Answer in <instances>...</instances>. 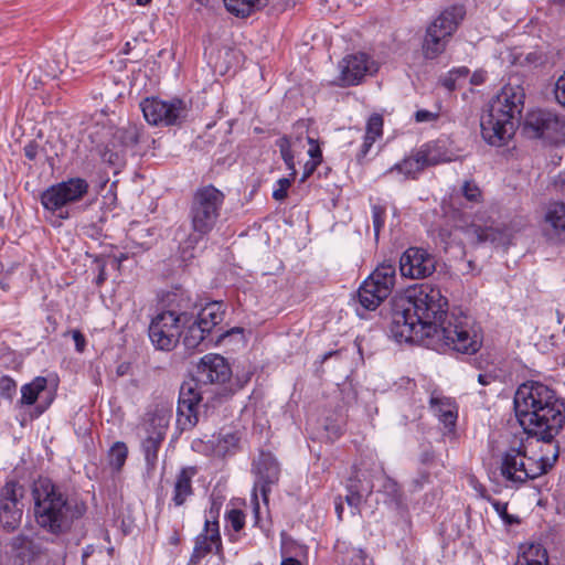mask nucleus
<instances>
[{
    "instance_id": "f257e3e1",
    "label": "nucleus",
    "mask_w": 565,
    "mask_h": 565,
    "mask_svg": "<svg viewBox=\"0 0 565 565\" xmlns=\"http://www.w3.org/2000/svg\"><path fill=\"white\" fill-rule=\"evenodd\" d=\"M390 332L397 342H417L437 338L450 349L473 354L481 347V335L466 316L452 315L447 321L448 301L437 287L420 285L391 301Z\"/></svg>"
},
{
    "instance_id": "f03ea898",
    "label": "nucleus",
    "mask_w": 565,
    "mask_h": 565,
    "mask_svg": "<svg viewBox=\"0 0 565 565\" xmlns=\"http://www.w3.org/2000/svg\"><path fill=\"white\" fill-rule=\"evenodd\" d=\"M514 409L520 425L529 436L551 444L565 424V405L554 390L541 382L519 386Z\"/></svg>"
},
{
    "instance_id": "7ed1b4c3",
    "label": "nucleus",
    "mask_w": 565,
    "mask_h": 565,
    "mask_svg": "<svg viewBox=\"0 0 565 565\" xmlns=\"http://www.w3.org/2000/svg\"><path fill=\"white\" fill-rule=\"evenodd\" d=\"M33 515L35 523L46 533L61 536L68 533L75 521L86 513V504L70 500L47 478H39L32 484Z\"/></svg>"
},
{
    "instance_id": "20e7f679",
    "label": "nucleus",
    "mask_w": 565,
    "mask_h": 565,
    "mask_svg": "<svg viewBox=\"0 0 565 565\" xmlns=\"http://www.w3.org/2000/svg\"><path fill=\"white\" fill-rule=\"evenodd\" d=\"M231 375V367L222 355L209 353L201 358L196 377L184 382L180 387L177 423L181 430L192 429L200 420V403L203 402L205 392L199 390V385H220L230 380Z\"/></svg>"
},
{
    "instance_id": "39448f33",
    "label": "nucleus",
    "mask_w": 565,
    "mask_h": 565,
    "mask_svg": "<svg viewBox=\"0 0 565 565\" xmlns=\"http://www.w3.org/2000/svg\"><path fill=\"white\" fill-rule=\"evenodd\" d=\"M524 98L521 85L507 84L489 102L480 118L481 136L487 143L501 147L512 138L524 108Z\"/></svg>"
},
{
    "instance_id": "423d86ee",
    "label": "nucleus",
    "mask_w": 565,
    "mask_h": 565,
    "mask_svg": "<svg viewBox=\"0 0 565 565\" xmlns=\"http://www.w3.org/2000/svg\"><path fill=\"white\" fill-rule=\"evenodd\" d=\"M92 150L96 151L105 163L114 168L125 164L129 152H132L139 141V130L136 126L114 128L95 127L88 135Z\"/></svg>"
},
{
    "instance_id": "0eeeda50",
    "label": "nucleus",
    "mask_w": 565,
    "mask_h": 565,
    "mask_svg": "<svg viewBox=\"0 0 565 565\" xmlns=\"http://www.w3.org/2000/svg\"><path fill=\"white\" fill-rule=\"evenodd\" d=\"M552 457L540 456L539 458L526 455V445L521 441L518 447L508 449L501 461V475L505 480L520 486L530 479H535L547 472L555 463L558 451L554 446Z\"/></svg>"
},
{
    "instance_id": "6e6552de",
    "label": "nucleus",
    "mask_w": 565,
    "mask_h": 565,
    "mask_svg": "<svg viewBox=\"0 0 565 565\" xmlns=\"http://www.w3.org/2000/svg\"><path fill=\"white\" fill-rule=\"evenodd\" d=\"M225 195L214 185L199 188L192 199L190 209L191 225L200 237L209 234L217 223Z\"/></svg>"
},
{
    "instance_id": "1a4fd4ad",
    "label": "nucleus",
    "mask_w": 565,
    "mask_h": 565,
    "mask_svg": "<svg viewBox=\"0 0 565 565\" xmlns=\"http://www.w3.org/2000/svg\"><path fill=\"white\" fill-rule=\"evenodd\" d=\"M465 13L462 6H452L440 12V14L429 23L422 45L425 58L435 60L445 52L450 38L458 29Z\"/></svg>"
},
{
    "instance_id": "9d476101",
    "label": "nucleus",
    "mask_w": 565,
    "mask_h": 565,
    "mask_svg": "<svg viewBox=\"0 0 565 565\" xmlns=\"http://www.w3.org/2000/svg\"><path fill=\"white\" fill-rule=\"evenodd\" d=\"M499 232L491 225H481L476 220L469 222L461 215L454 220L451 227L443 226L438 231L439 242L444 245V249L457 245L475 246L484 242H493L497 239Z\"/></svg>"
},
{
    "instance_id": "9b49d317",
    "label": "nucleus",
    "mask_w": 565,
    "mask_h": 565,
    "mask_svg": "<svg viewBox=\"0 0 565 565\" xmlns=\"http://www.w3.org/2000/svg\"><path fill=\"white\" fill-rule=\"evenodd\" d=\"M88 183L82 178H71L49 186L41 194L43 207L62 220L70 217L67 206L78 202L88 192Z\"/></svg>"
},
{
    "instance_id": "f8f14e48",
    "label": "nucleus",
    "mask_w": 565,
    "mask_h": 565,
    "mask_svg": "<svg viewBox=\"0 0 565 565\" xmlns=\"http://www.w3.org/2000/svg\"><path fill=\"white\" fill-rule=\"evenodd\" d=\"M396 269L392 263H383L363 281L358 300L364 310H375L392 292Z\"/></svg>"
},
{
    "instance_id": "ddd939ff",
    "label": "nucleus",
    "mask_w": 565,
    "mask_h": 565,
    "mask_svg": "<svg viewBox=\"0 0 565 565\" xmlns=\"http://www.w3.org/2000/svg\"><path fill=\"white\" fill-rule=\"evenodd\" d=\"M188 322L189 315L186 312L161 311L150 321L148 328L149 339L156 349L171 351L179 343L183 328Z\"/></svg>"
},
{
    "instance_id": "4468645a",
    "label": "nucleus",
    "mask_w": 565,
    "mask_h": 565,
    "mask_svg": "<svg viewBox=\"0 0 565 565\" xmlns=\"http://www.w3.org/2000/svg\"><path fill=\"white\" fill-rule=\"evenodd\" d=\"M524 132L529 138L558 143L565 140V119L548 110H534L526 117Z\"/></svg>"
},
{
    "instance_id": "2eb2a0df",
    "label": "nucleus",
    "mask_w": 565,
    "mask_h": 565,
    "mask_svg": "<svg viewBox=\"0 0 565 565\" xmlns=\"http://www.w3.org/2000/svg\"><path fill=\"white\" fill-rule=\"evenodd\" d=\"M145 119L154 126H171L179 124L186 116V106L179 98L170 102L156 97L146 98L140 103Z\"/></svg>"
},
{
    "instance_id": "dca6fc26",
    "label": "nucleus",
    "mask_w": 565,
    "mask_h": 565,
    "mask_svg": "<svg viewBox=\"0 0 565 565\" xmlns=\"http://www.w3.org/2000/svg\"><path fill=\"white\" fill-rule=\"evenodd\" d=\"M399 270L404 277L423 279L436 270V259L424 248L409 247L399 258Z\"/></svg>"
},
{
    "instance_id": "f3484780",
    "label": "nucleus",
    "mask_w": 565,
    "mask_h": 565,
    "mask_svg": "<svg viewBox=\"0 0 565 565\" xmlns=\"http://www.w3.org/2000/svg\"><path fill=\"white\" fill-rule=\"evenodd\" d=\"M341 86H353L361 83L366 75L377 71L376 63L365 53H355L345 56L339 63Z\"/></svg>"
},
{
    "instance_id": "a211bd4d",
    "label": "nucleus",
    "mask_w": 565,
    "mask_h": 565,
    "mask_svg": "<svg viewBox=\"0 0 565 565\" xmlns=\"http://www.w3.org/2000/svg\"><path fill=\"white\" fill-rule=\"evenodd\" d=\"M542 235L553 245L565 243V203L561 201L548 202L544 207Z\"/></svg>"
},
{
    "instance_id": "6ab92c4d",
    "label": "nucleus",
    "mask_w": 565,
    "mask_h": 565,
    "mask_svg": "<svg viewBox=\"0 0 565 565\" xmlns=\"http://www.w3.org/2000/svg\"><path fill=\"white\" fill-rule=\"evenodd\" d=\"M168 418L164 414H153L145 424L146 438L142 441L145 459L149 468H154L158 460V450L164 439Z\"/></svg>"
},
{
    "instance_id": "aec40b11",
    "label": "nucleus",
    "mask_w": 565,
    "mask_h": 565,
    "mask_svg": "<svg viewBox=\"0 0 565 565\" xmlns=\"http://www.w3.org/2000/svg\"><path fill=\"white\" fill-rule=\"evenodd\" d=\"M254 471L256 473L254 488L259 490L263 498L267 500L270 486L279 479V465L270 452L262 451L254 461Z\"/></svg>"
},
{
    "instance_id": "412c9836",
    "label": "nucleus",
    "mask_w": 565,
    "mask_h": 565,
    "mask_svg": "<svg viewBox=\"0 0 565 565\" xmlns=\"http://www.w3.org/2000/svg\"><path fill=\"white\" fill-rule=\"evenodd\" d=\"M215 547V553L221 554L222 540L216 521L206 520L203 533L195 539V545L188 565H198L203 557L210 554Z\"/></svg>"
},
{
    "instance_id": "4be33fe9",
    "label": "nucleus",
    "mask_w": 565,
    "mask_h": 565,
    "mask_svg": "<svg viewBox=\"0 0 565 565\" xmlns=\"http://www.w3.org/2000/svg\"><path fill=\"white\" fill-rule=\"evenodd\" d=\"M443 160L437 152L428 146L422 147L414 154L405 158L401 163L395 164L391 171L397 170L406 178H415L426 167L436 166Z\"/></svg>"
},
{
    "instance_id": "5701e85b",
    "label": "nucleus",
    "mask_w": 565,
    "mask_h": 565,
    "mask_svg": "<svg viewBox=\"0 0 565 565\" xmlns=\"http://www.w3.org/2000/svg\"><path fill=\"white\" fill-rule=\"evenodd\" d=\"M49 380L44 376H36L30 383L21 387V405H33L38 398H42L38 405L39 414H42L53 402L54 391L47 388Z\"/></svg>"
},
{
    "instance_id": "b1692460",
    "label": "nucleus",
    "mask_w": 565,
    "mask_h": 565,
    "mask_svg": "<svg viewBox=\"0 0 565 565\" xmlns=\"http://www.w3.org/2000/svg\"><path fill=\"white\" fill-rule=\"evenodd\" d=\"M183 329H185L183 334V344L189 350H194L201 344H217L230 334L242 331L239 328H232L231 330H226L217 335H212L195 319L191 321V317H189V322Z\"/></svg>"
},
{
    "instance_id": "393cba45",
    "label": "nucleus",
    "mask_w": 565,
    "mask_h": 565,
    "mask_svg": "<svg viewBox=\"0 0 565 565\" xmlns=\"http://www.w3.org/2000/svg\"><path fill=\"white\" fill-rule=\"evenodd\" d=\"M429 407L439 422L444 425L445 433H454L457 420V407L450 397L434 391L429 398Z\"/></svg>"
},
{
    "instance_id": "a878e982",
    "label": "nucleus",
    "mask_w": 565,
    "mask_h": 565,
    "mask_svg": "<svg viewBox=\"0 0 565 565\" xmlns=\"http://www.w3.org/2000/svg\"><path fill=\"white\" fill-rule=\"evenodd\" d=\"M374 484L371 479L366 478L359 471L350 477L347 482L345 502L354 511H359L362 502L373 492Z\"/></svg>"
},
{
    "instance_id": "bb28decb",
    "label": "nucleus",
    "mask_w": 565,
    "mask_h": 565,
    "mask_svg": "<svg viewBox=\"0 0 565 565\" xmlns=\"http://www.w3.org/2000/svg\"><path fill=\"white\" fill-rule=\"evenodd\" d=\"M225 316V307L223 302L212 301L206 303L198 313L195 320L212 335H217L222 332L220 324L223 322Z\"/></svg>"
},
{
    "instance_id": "cd10ccee",
    "label": "nucleus",
    "mask_w": 565,
    "mask_h": 565,
    "mask_svg": "<svg viewBox=\"0 0 565 565\" xmlns=\"http://www.w3.org/2000/svg\"><path fill=\"white\" fill-rule=\"evenodd\" d=\"M196 470L193 467H185L177 475L172 501L175 507H181L185 503L188 498L193 494L192 478L195 476Z\"/></svg>"
},
{
    "instance_id": "c85d7f7f",
    "label": "nucleus",
    "mask_w": 565,
    "mask_h": 565,
    "mask_svg": "<svg viewBox=\"0 0 565 565\" xmlns=\"http://www.w3.org/2000/svg\"><path fill=\"white\" fill-rule=\"evenodd\" d=\"M10 547L18 557L28 562L34 559L41 553L40 545L25 534L12 537Z\"/></svg>"
},
{
    "instance_id": "c756f323",
    "label": "nucleus",
    "mask_w": 565,
    "mask_h": 565,
    "mask_svg": "<svg viewBox=\"0 0 565 565\" xmlns=\"http://www.w3.org/2000/svg\"><path fill=\"white\" fill-rule=\"evenodd\" d=\"M25 494L24 487L15 480H9L0 489V505H9L11 508L22 507L21 502Z\"/></svg>"
},
{
    "instance_id": "7c9ffc66",
    "label": "nucleus",
    "mask_w": 565,
    "mask_h": 565,
    "mask_svg": "<svg viewBox=\"0 0 565 565\" xmlns=\"http://www.w3.org/2000/svg\"><path fill=\"white\" fill-rule=\"evenodd\" d=\"M268 0H224L226 10L236 17H248L267 4Z\"/></svg>"
},
{
    "instance_id": "2f4dec72",
    "label": "nucleus",
    "mask_w": 565,
    "mask_h": 565,
    "mask_svg": "<svg viewBox=\"0 0 565 565\" xmlns=\"http://www.w3.org/2000/svg\"><path fill=\"white\" fill-rule=\"evenodd\" d=\"M515 565H547V552L540 544H531L518 556Z\"/></svg>"
},
{
    "instance_id": "473e14b6",
    "label": "nucleus",
    "mask_w": 565,
    "mask_h": 565,
    "mask_svg": "<svg viewBox=\"0 0 565 565\" xmlns=\"http://www.w3.org/2000/svg\"><path fill=\"white\" fill-rule=\"evenodd\" d=\"M22 513V507L0 505V525L7 532H13L21 522Z\"/></svg>"
},
{
    "instance_id": "72a5a7b5",
    "label": "nucleus",
    "mask_w": 565,
    "mask_h": 565,
    "mask_svg": "<svg viewBox=\"0 0 565 565\" xmlns=\"http://www.w3.org/2000/svg\"><path fill=\"white\" fill-rule=\"evenodd\" d=\"M277 147L279 148L280 156L287 167V169L290 171V177L295 178L297 174L296 164H295V154L292 151L294 142L291 139L287 136H282L276 141Z\"/></svg>"
},
{
    "instance_id": "f704fd0d",
    "label": "nucleus",
    "mask_w": 565,
    "mask_h": 565,
    "mask_svg": "<svg viewBox=\"0 0 565 565\" xmlns=\"http://www.w3.org/2000/svg\"><path fill=\"white\" fill-rule=\"evenodd\" d=\"M239 440L241 436L237 431L221 433L217 438L215 450L218 455L225 456L238 447Z\"/></svg>"
},
{
    "instance_id": "c9c22d12",
    "label": "nucleus",
    "mask_w": 565,
    "mask_h": 565,
    "mask_svg": "<svg viewBox=\"0 0 565 565\" xmlns=\"http://www.w3.org/2000/svg\"><path fill=\"white\" fill-rule=\"evenodd\" d=\"M128 456V448L125 443H115L108 452L109 465L119 471L126 462Z\"/></svg>"
},
{
    "instance_id": "e433bc0d",
    "label": "nucleus",
    "mask_w": 565,
    "mask_h": 565,
    "mask_svg": "<svg viewBox=\"0 0 565 565\" xmlns=\"http://www.w3.org/2000/svg\"><path fill=\"white\" fill-rule=\"evenodd\" d=\"M383 118L380 115H372L366 124L365 137L370 140H376L382 135Z\"/></svg>"
},
{
    "instance_id": "4c0bfd02",
    "label": "nucleus",
    "mask_w": 565,
    "mask_h": 565,
    "mask_svg": "<svg viewBox=\"0 0 565 565\" xmlns=\"http://www.w3.org/2000/svg\"><path fill=\"white\" fill-rule=\"evenodd\" d=\"M385 209L380 205L372 206V222L374 228V236L377 239L381 230L384 226Z\"/></svg>"
},
{
    "instance_id": "58836bf2",
    "label": "nucleus",
    "mask_w": 565,
    "mask_h": 565,
    "mask_svg": "<svg viewBox=\"0 0 565 565\" xmlns=\"http://www.w3.org/2000/svg\"><path fill=\"white\" fill-rule=\"evenodd\" d=\"M295 178L290 175L288 178H281L277 181L276 188L273 191V198L277 201H282L287 198L288 189Z\"/></svg>"
},
{
    "instance_id": "ea45409f",
    "label": "nucleus",
    "mask_w": 565,
    "mask_h": 565,
    "mask_svg": "<svg viewBox=\"0 0 565 565\" xmlns=\"http://www.w3.org/2000/svg\"><path fill=\"white\" fill-rule=\"evenodd\" d=\"M382 490L392 500L398 501L402 497L398 483L390 477H384Z\"/></svg>"
},
{
    "instance_id": "a19ab883",
    "label": "nucleus",
    "mask_w": 565,
    "mask_h": 565,
    "mask_svg": "<svg viewBox=\"0 0 565 565\" xmlns=\"http://www.w3.org/2000/svg\"><path fill=\"white\" fill-rule=\"evenodd\" d=\"M17 392V383L9 376L0 377V397L11 399Z\"/></svg>"
},
{
    "instance_id": "79ce46f5",
    "label": "nucleus",
    "mask_w": 565,
    "mask_h": 565,
    "mask_svg": "<svg viewBox=\"0 0 565 565\" xmlns=\"http://www.w3.org/2000/svg\"><path fill=\"white\" fill-rule=\"evenodd\" d=\"M463 196L470 202H479L481 199V190L471 181H466L461 188Z\"/></svg>"
},
{
    "instance_id": "37998d69",
    "label": "nucleus",
    "mask_w": 565,
    "mask_h": 565,
    "mask_svg": "<svg viewBox=\"0 0 565 565\" xmlns=\"http://www.w3.org/2000/svg\"><path fill=\"white\" fill-rule=\"evenodd\" d=\"M228 522L235 532H239L245 524V515L241 510L233 509L227 515Z\"/></svg>"
},
{
    "instance_id": "c03bdc74",
    "label": "nucleus",
    "mask_w": 565,
    "mask_h": 565,
    "mask_svg": "<svg viewBox=\"0 0 565 565\" xmlns=\"http://www.w3.org/2000/svg\"><path fill=\"white\" fill-rule=\"evenodd\" d=\"M554 95L557 103L565 107V73L557 78Z\"/></svg>"
},
{
    "instance_id": "a18cd8bd",
    "label": "nucleus",
    "mask_w": 565,
    "mask_h": 565,
    "mask_svg": "<svg viewBox=\"0 0 565 565\" xmlns=\"http://www.w3.org/2000/svg\"><path fill=\"white\" fill-rule=\"evenodd\" d=\"M495 512L509 524L513 523V519L508 514V504L498 500H490Z\"/></svg>"
},
{
    "instance_id": "49530a36",
    "label": "nucleus",
    "mask_w": 565,
    "mask_h": 565,
    "mask_svg": "<svg viewBox=\"0 0 565 565\" xmlns=\"http://www.w3.org/2000/svg\"><path fill=\"white\" fill-rule=\"evenodd\" d=\"M438 113H433L426 109H420L415 113V120L417 122H430L438 118Z\"/></svg>"
},
{
    "instance_id": "de8ad7c7",
    "label": "nucleus",
    "mask_w": 565,
    "mask_h": 565,
    "mask_svg": "<svg viewBox=\"0 0 565 565\" xmlns=\"http://www.w3.org/2000/svg\"><path fill=\"white\" fill-rule=\"evenodd\" d=\"M458 78L449 71L446 75L440 78V84L449 92L457 88Z\"/></svg>"
},
{
    "instance_id": "09e8293b",
    "label": "nucleus",
    "mask_w": 565,
    "mask_h": 565,
    "mask_svg": "<svg viewBox=\"0 0 565 565\" xmlns=\"http://www.w3.org/2000/svg\"><path fill=\"white\" fill-rule=\"evenodd\" d=\"M72 338L75 342L76 351L79 353L84 352L85 347H86V339H85L84 334L79 330H73Z\"/></svg>"
},
{
    "instance_id": "8fccbe9b",
    "label": "nucleus",
    "mask_w": 565,
    "mask_h": 565,
    "mask_svg": "<svg viewBox=\"0 0 565 565\" xmlns=\"http://www.w3.org/2000/svg\"><path fill=\"white\" fill-rule=\"evenodd\" d=\"M308 142L311 145L310 149L308 150V154L311 158V161H319L321 160V150L318 145L315 143V140L310 137H308Z\"/></svg>"
},
{
    "instance_id": "3c124183",
    "label": "nucleus",
    "mask_w": 565,
    "mask_h": 565,
    "mask_svg": "<svg viewBox=\"0 0 565 565\" xmlns=\"http://www.w3.org/2000/svg\"><path fill=\"white\" fill-rule=\"evenodd\" d=\"M429 472L428 471H419L418 477L413 480L414 489L418 490L424 487V484L429 482Z\"/></svg>"
},
{
    "instance_id": "603ef678",
    "label": "nucleus",
    "mask_w": 565,
    "mask_h": 565,
    "mask_svg": "<svg viewBox=\"0 0 565 565\" xmlns=\"http://www.w3.org/2000/svg\"><path fill=\"white\" fill-rule=\"evenodd\" d=\"M39 153V145L35 142H30L24 147V156L29 160H35Z\"/></svg>"
},
{
    "instance_id": "864d4df0",
    "label": "nucleus",
    "mask_w": 565,
    "mask_h": 565,
    "mask_svg": "<svg viewBox=\"0 0 565 565\" xmlns=\"http://www.w3.org/2000/svg\"><path fill=\"white\" fill-rule=\"evenodd\" d=\"M478 382L481 384V385H491L493 383L497 382V376L493 375L492 373H483V374H479L478 375Z\"/></svg>"
},
{
    "instance_id": "5fc2aeb1",
    "label": "nucleus",
    "mask_w": 565,
    "mask_h": 565,
    "mask_svg": "<svg viewBox=\"0 0 565 565\" xmlns=\"http://www.w3.org/2000/svg\"><path fill=\"white\" fill-rule=\"evenodd\" d=\"M458 79L459 78H466L467 75L469 74V70L466 67V66H461V67H457V68H452L450 71Z\"/></svg>"
},
{
    "instance_id": "6e6d98bb",
    "label": "nucleus",
    "mask_w": 565,
    "mask_h": 565,
    "mask_svg": "<svg viewBox=\"0 0 565 565\" xmlns=\"http://www.w3.org/2000/svg\"><path fill=\"white\" fill-rule=\"evenodd\" d=\"M318 164H319V161L307 162L305 166V173H303L302 180L308 178L313 172V170L317 168Z\"/></svg>"
},
{
    "instance_id": "4d7b16f0",
    "label": "nucleus",
    "mask_w": 565,
    "mask_h": 565,
    "mask_svg": "<svg viewBox=\"0 0 565 565\" xmlns=\"http://www.w3.org/2000/svg\"><path fill=\"white\" fill-rule=\"evenodd\" d=\"M374 142L375 140H370L369 138L364 137V142L361 148V156H366Z\"/></svg>"
},
{
    "instance_id": "13d9d810",
    "label": "nucleus",
    "mask_w": 565,
    "mask_h": 565,
    "mask_svg": "<svg viewBox=\"0 0 565 565\" xmlns=\"http://www.w3.org/2000/svg\"><path fill=\"white\" fill-rule=\"evenodd\" d=\"M50 70L46 72L49 77L55 78L60 73H62L61 64H57L55 67L49 66Z\"/></svg>"
},
{
    "instance_id": "bf43d9fd",
    "label": "nucleus",
    "mask_w": 565,
    "mask_h": 565,
    "mask_svg": "<svg viewBox=\"0 0 565 565\" xmlns=\"http://www.w3.org/2000/svg\"><path fill=\"white\" fill-rule=\"evenodd\" d=\"M471 83L473 85H479V84H482L483 81H484V75L482 73H475L472 76H471Z\"/></svg>"
},
{
    "instance_id": "052dcab7",
    "label": "nucleus",
    "mask_w": 565,
    "mask_h": 565,
    "mask_svg": "<svg viewBox=\"0 0 565 565\" xmlns=\"http://www.w3.org/2000/svg\"><path fill=\"white\" fill-rule=\"evenodd\" d=\"M93 552H94L93 545H88L83 550V555H82L83 563L86 562V559L93 554Z\"/></svg>"
},
{
    "instance_id": "680f3d73",
    "label": "nucleus",
    "mask_w": 565,
    "mask_h": 565,
    "mask_svg": "<svg viewBox=\"0 0 565 565\" xmlns=\"http://www.w3.org/2000/svg\"><path fill=\"white\" fill-rule=\"evenodd\" d=\"M343 510H344L343 503L341 501V498L339 497V500L335 501V512H337L339 519H342Z\"/></svg>"
},
{
    "instance_id": "e2e57ef3",
    "label": "nucleus",
    "mask_w": 565,
    "mask_h": 565,
    "mask_svg": "<svg viewBox=\"0 0 565 565\" xmlns=\"http://www.w3.org/2000/svg\"><path fill=\"white\" fill-rule=\"evenodd\" d=\"M280 565H301L300 561L294 557L284 558Z\"/></svg>"
},
{
    "instance_id": "0e129e2a",
    "label": "nucleus",
    "mask_w": 565,
    "mask_h": 565,
    "mask_svg": "<svg viewBox=\"0 0 565 565\" xmlns=\"http://www.w3.org/2000/svg\"><path fill=\"white\" fill-rule=\"evenodd\" d=\"M209 399H210V397H204L203 398V401H205L204 404H203V407H204V413L203 414H204L205 417L209 416V411H210V401ZM211 408H214V405H211Z\"/></svg>"
},
{
    "instance_id": "69168bd1",
    "label": "nucleus",
    "mask_w": 565,
    "mask_h": 565,
    "mask_svg": "<svg viewBox=\"0 0 565 565\" xmlns=\"http://www.w3.org/2000/svg\"><path fill=\"white\" fill-rule=\"evenodd\" d=\"M356 558H358V561L361 563V565H365V564H364V562H365V556H364V554H363V552H362V551H358V552H356Z\"/></svg>"
},
{
    "instance_id": "338daca9",
    "label": "nucleus",
    "mask_w": 565,
    "mask_h": 565,
    "mask_svg": "<svg viewBox=\"0 0 565 565\" xmlns=\"http://www.w3.org/2000/svg\"><path fill=\"white\" fill-rule=\"evenodd\" d=\"M151 2V0H136L138 6H147Z\"/></svg>"
},
{
    "instance_id": "774afa93",
    "label": "nucleus",
    "mask_w": 565,
    "mask_h": 565,
    "mask_svg": "<svg viewBox=\"0 0 565 565\" xmlns=\"http://www.w3.org/2000/svg\"><path fill=\"white\" fill-rule=\"evenodd\" d=\"M170 542L174 545H177L179 543V536L178 534H174L173 536H171L170 539Z\"/></svg>"
}]
</instances>
